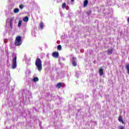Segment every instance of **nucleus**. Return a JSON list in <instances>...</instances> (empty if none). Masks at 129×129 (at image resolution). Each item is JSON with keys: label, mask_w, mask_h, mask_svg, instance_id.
Segmentation results:
<instances>
[{"label": "nucleus", "mask_w": 129, "mask_h": 129, "mask_svg": "<svg viewBox=\"0 0 129 129\" xmlns=\"http://www.w3.org/2000/svg\"><path fill=\"white\" fill-rule=\"evenodd\" d=\"M35 66H36V68L37 69V70L41 72L42 71V60H41V59L39 57H37L35 61Z\"/></svg>", "instance_id": "nucleus-1"}, {"label": "nucleus", "mask_w": 129, "mask_h": 129, "mask_svg": "<svg viewBox=\"0 0 129 129\" xmlns=\"http://www.w3.org/2000/svg\"><path fill=\"white\" fill-rule=\"evenodd\" d=\"M12 68L13 69H16L17 68V53H13L12 54Z\"/></svg>", "instance_id": "nucleus-2"}, {"label": "nucleus", "mask_w": 129, "mask_h": 129, "mask_svg": "<svg viewBox=\"0 0 129 129\" xmlns=\"http://www.w3.org/2000/svg\"><path fill=\"white\" fill-rule=\"evenodd\" d=\"M15 45L16 46H21L22 45V36H18L15 40Z\"/></svg>", "instance_id": "nucleus-3"}, {"label": "nucleus", "mask_w": 129, "mask_h": 129, "mask_svg": "<svg viewBox=\"0 0 129 129\" xmlns=\"http://www.w3.org/2000/svg\"><path fill=\"white\" fill-rule=\"evenodd\" d=\"M72 64L74 67L77 66V58L74 56L72 57Z\"/></svg>", "instance_id": "nucleus-4"}, {"label": "nucleus", "mask_w": 129, "mask_h": 129, "mask_svg": "<svg viewBox=\"0 0 129 129\" xmlns=\"http://www.w3.org/2000/svg\"><path fill=\"white\" fill-rule=\"evenodd\" d=\"M55 115L56 117H58L61 115V111L59 110H55Z\"/></svg>", "instance_id": "nucleus-5"}, {"label": "nucleus", "mask_w": 129, "mask_h": 129, "mask_svg": "<svg viewBox=\"0 0 129 129\" xmlns=\"http://www.w3.org/2000/svg\"><path fill=\"white\" fill-rule=\"evenodd\" d=\"M54 58H58L59 57V52L54 51L52 54Z\"/></svg>", "instance_id": "nucleus-6"}, {"label": "nucleus", "mask_w": 129, "mask_h": 129, "mask_svg": "<svg viewBox=\"0 0 129 129\" xmlns=\"http://www.w3.org/2000/svg\"><path fill=\"white\" fill-rule=\"evenodd\" d=\"M112 52H113V48H109L106 51L108 55H111V54H112Z\"/></svg>", "instance_id": "nucleus-7"}, {"label": "nucleus", "mask_w": 129, "mask_h": 129, "mask_svg": "<svg viewBox=\"0 0 129 129\" xmlns=\"http://www.w3.org/2000/svg\"><path fill=\"white\" fill-rule=\"evenodd\" d=\"M9 20H10L9 24H10V27L11 28V30H13V18H10Z\"/></svg>", "instance_id": "nucleus-8"}, {"label": "nucleus", "mask_w": 129, "mask_h": 129, "mask_svg": "<svg viewBox=\"0 0 129 129\" xmlns=\"http://www.w3.org/2000/svg\"><path fill=\"white\" fill-rule=\"evenodd\" d=\"M99 75L100 76H102L103 75V69H100L99 70Z\"/></svg>", "instance_id": "nucleus-9"}, {"label": "nucleus", "mask_w": 129, "mask_h": 129, "mask_svg": "<svg viewBox=\"0 0 129 129\" xmlns=\"http://www.w3.org/2000/svg\"><path fill=\"white\" fill-rule=\"evenodd\" d=\"M87 5H88V0H85L84 1V8L87 7Z\"/></svg>", "instance_id": "nucleus-10"}, {"label": "nucleus", "mask_w": 129, "mask_h": 129, "mask_svg": "<svg viewBox=\"0 0 129 129\" xmlns=\"http://www.w3.org/2000/svg\"><path fill=\"white\" fill-rule=\"evenodd\" d=\"M118 120H119V121H120V122H122V123H124V122H123V120L122 119V117L121 116H119Z\"/></svg>", "instance_id": "nucleus-11"}, {"label": "nucleus", "mask_w": 129, "mask_h": 129, "mask_svg": "<svg viewBox=\"0 0 129 129\" xmlns=\"http://www.w3.org/2000/svg\"><path fill=\"white\" fill-rule=\"evenodd\" d=\"M125 69L127 73L129 74V63L125 64Z\"/></svg>", "instance_id": "nucleus-12"}, {"label": "nucleus", "mask_w": 129, "mask_h": 129, "mask_svg": "<svg viewBox=\"0 0 129 129\" xmlns=\"http://www.w3.org/2000/svg\"><path fill=\"white\" fill-rule=\"evenodd\" d=\"M39 28L41 30H43V28H44V23L43 22H41L39 24Z\"/></svg>", "instance_id": "nucleus-13"}, {"label": "nucleus", "mask_w": 129, "mask_h": 129, "mask_svg": "<svg viewBox=\"0 0 129 129\" xmlns=\"http://www.w3.org/2000/svg\"><path fill=\"white\" fill-rule=\"evenodd\" d=\"M61 86H62V83H58L57 84L56 87V88H61Z\"/></svg>", "instance_id": "nucleus-14"}, {"label": "nucleus", "mask_w": 129, "mask_h": 129, "mask_svg": "<svg viewBox=\"0 0 129 129\" xmlns=\"http://www.w3.org/2000/svg\"><path fill=\"white\" fill-rule=\"evenodd\" d=\"M29 21V17L28 16H26L23 18L24 22H28Z\"/></svg>", "instance_id": "nucleus-15"}, {"label": "nucleus", "mask_w": 129, "mask_h": 129, "mask_svg": "<svg viewBox=\"0 0 129 129\" xmlns=\"http://www.w3.org/2000/svg\"><path fill=\"white\" fill-rule=\"evenodd\" d=\"M19 12H20V9H19V8H15L14 10L15 14H17V13H19Z\"/></svg>", "instance_id": "nucleus-16"}, {"label": "nucleus", "mask_w": 129, "mask_h": 129, "mask_svg": "<svg viewBox=\"0 0 129 129\" xmlns=\"http://www.w3.org/2000/svg\"><path fill=\"white\" fill-rule=\"evenodd\" d=\"M33 82H37V81H39V78L38 77H35L33 79Z\"/></svg>", "instance_id": "nucleus-17"}, {"label": "nucleus", "mask_w": 129, "mask_h": 129, "mask_svg": "<svg viewBox=\"0 0 129 129\" xmlns=\"http://www.w3.org/2000/svg\"><path fill=\"white\" fill-rule=\"evenodd\" d=\"M62 49V46H61V45H58L57 46V50H58L59 51H61Z\"/></svg>", "instance_id": "nucleus-18"}, {"label": "nucleus", "mask_w": 129, "mask_h": 129, "mask_svg": "<svg viewBox=\"0 0 129 129\" xmlns=\"http://www.w3.org/2000/svg\"><path fill=\"white\" fill-rule=\"evenodd\" d=\"M87 15L88 16H90V15H91V10H88L87 13H86Z\"/></svg>", "instance_id": "nucleus-19"}, {"label": "nucleus", "mask_w": 129, "mask_h": 129, "mask_svg": "<svg viewBox=\"0 0 129 129\" xmlns=\"http://www.w3.org/2000/svg\"><path fill=\"white\" fill-rule=\"evenodd\" d=\"M61 8L62 9H65V8H66V3H64L62 4V6Z\"/></svg>", "instance_id": "nucleus-20"}, {"label": "nucleus", "mask_w": 129, "mask_h": 129, "mask_svg": "<svg viewBox=\"0 0 129 129\" xmlns=\"http://www.w3.org/2000/svg\"><path fill=\"white\" fill-rule=\"evenodd\" d=\"M21 26H22V20L19 21L18 23V27H20Z\"/></svg>", "instance_id": "nucleus-21"}, {"label": "nucleus", "mask_w": 129, "mask_h": 129, "mask_svg": "<svg viewBox=\"0 0 129 129\" xmlns=\"http://www.w3.org/2000/svg\"><path fill=\"white\" fill-rule=\"evenodd\" d=\"M24 7H25V6H24V5H21L19 6V8H20V9H21V10H23V9H24Z\"/></svg>", "instance_id": "nucleus-22"}, {"label": "nucleus", "mask_w": 129, "mask_h": 129, "mask_svg": "<svg viewBox=\"0 0 129 129\" xmlns=\"http://www.w3.org/2000/svg\"><path fill=\"white\" fill-rule=\"evenodd\" d=\"M119 129H124L123 126H122V125L119 126Z\"/></svg>", "instance_id": "nucleus-23"}, {"label": "nucleus", "mask_w": 129, "mask_h": 129, "mask_svg": "<svg viewBox=\"0 0 129 129\" xmlns=\"http://www.w3.org/2000/svg\"><path fill=\"white\" fill-rule=\"evenodd\" d=\"M5 43H8V40H6V39L4 40Z\"/></svg>", "instance_id": "nucleus-24"}, {"label": "nucleus", "mask_w": 129, "mask_h": 129, "mask_svg": "<svg viewBox=\"0 0 129 129\" xmlns=\"http://www.w3.org/2000/svg\"><path fill=\"white\" fill-rule=\"evenodd\" d=\"M33 108L35 109V110L36 111H37V108H36V107H33Z\"/></svg>", "instance_id": "nucleus-25"}, {"label": "nucleus", "mask_w": 129, "mask_h": 129, "mask_svg": "<svg viewBox=\"0 0 129 129\" xmlns=\"http://www.w3.org/2000/svg\"><path fill=\"white\" fill-rule=\"evenodd\" d=\"M127 23H128V24H129V17H128V18H127Z\"/></svg>", "instance_id": "nucleus-26"}, {"label": "nucleus", "mask_w": 129, "mask_h": 129, "mask_svg": "<svg viewBox=\"0 0 129 129\" xmlns=\"http://www.w3.org/2000/svg\"><path fill=\"white\" fill-rule=\"evenodd\" d=\"M93 63H94V64H95V63H96V60H94V61H93Z\"/></svg>", "instance_id": "nucleus-27"}, {"label": "nucleus", "mask_w": 129, "mask_h": 129, "mask_svg": "<svg viewBox=\"0 0 129 129\" xmlns=\"http://www.w3.org/2000/svg\"><path fill=\"white\" fill-rule=\"evenodd\" d=\"M72 3H73L75 0H71Z\"/></svg>", "instance_id": "nucleus-28"}, {"label": "nucleus", "mask_w": 129, "mask_h": 129, "mask_svg": "<svg viewBox=\"0 0 129 129\" xmlns=\"http://www.w3.org/2000/svg\"><path fill=\"white\" fill-rule=\"evenodd\" d=\"M81 109H78V112H79V111H80Z\"/></svg>", "instance_id": "nucleus-29"}, {"label": "nucleus", "mask_w": 129, "mask_h": 129, "mask_svg": "<svg viewBox=\"0 0 129 129\" xmlns=\"http://www.w3.org/2000/svg\"><path fill=\"white\" fill-rule=\"evenodd\" d=\"M51 97H53V96H52V95H51Z\"/></svg>", "instance_id": "nucleus-30"}, {"label": "nucleus", "mask_w": 129, "mask_h": 129, "mask_svg": "<svg viewBox=\"0 0 129 129\" xmlns=\"http://www.w3.org/2000/svg\"><path fill=\"white\" fill-rule=\"evenodd\" d=\"M66 9H67V10H68V9H67V8H66Z\"/></svg>", "instance_id": "nucleus-31"}]
</instances>
